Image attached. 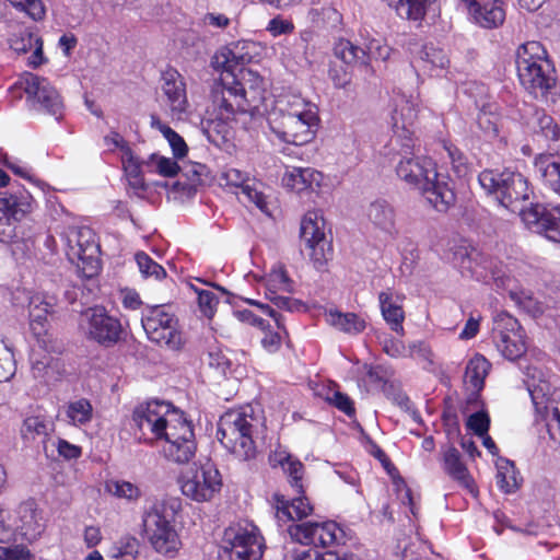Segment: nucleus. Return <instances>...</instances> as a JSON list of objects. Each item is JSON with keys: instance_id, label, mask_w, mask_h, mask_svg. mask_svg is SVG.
<instances>
[{"instance_id": "obj_1", "label": "nucleus", "mask_w": 560, "mask_h": 560, "mask_svg": "<svg viewBox=\"0 0 560 560\" xmlns=\"http://www.w3.org/2000/svg\"><path fill=\"white\" fill-rule=\"evenodd\" d=\"M242 80L231 85L215 83L212 88V112L215 119L225 125L248 121L259 112L264 101V80L252 70L241 69Z\"/></svg>"}, {"instance_id": "obj_2", "label": "nucleus", "mask_w": 560, "mask_h": 560, "mask_svg": "<svg viewBox=\"0 0 560 560\" xmlns=\"http://www.w3.org/2000/svg\"><path fill=\"white\" fill-rule=\"evenodd\" d=\"M402 149L405 155L396 165L397 176L409 186L419 189L436 211L446 212L455 202V194L446 182L439 179L433 160L413 155L411 149Z\"/></svg>"}, {"instance_id": "obj_3", "label": "nucleus", "mask_w": 560, "mask_h": 560, "mask_svg": "<svg viewBox=\"0 0 560 560\" xmlns=\"http://www.w3.org/2000/svg\"><path fill=\"white\" fill-rule=\"evenodd\" d=\"M182 509L177 498L154 500L142 512V536L163 556L174 558L182 541L176 529V517Z\"/></svg>"}, {"instance_id": "obj_4", "label": "nucleus", "mask_w": 560, "mask_h": 560, "mask_svg": "<svg viewBox=\"0 0 560 560\" xmlns=\"http://www.w3.org/2000/svg\"><path fill=\"white\" fill-rule=\"evenodd\" d=\"M257 418L250 406L229 410L220 417L217 436L221 444L240 460L255 458L257 448L254 431Z\"/></svg>"}, {"instance_id": "obj_5", "label": "nucleus", "mask_w": 560, "mask_h": 560, "mask_svg": "<svg viewBox=\"0 0 560 560\" xmlns=\"http://www.w3.org/2000/svg\"><path fill=\"white\" fill-rule=\"evenodd\" d=\"M478 182L502 207L520 214L521 210H525L521 203L528 200L532 190L527 178L520 172L511 168L485 170L478 175Z\"/></svg>"}, {"instance_id": "obj_6", "label": "nucleus", "mask_w": 560, "mask_h": 560, "mask_svg": "<svg viewBox=\"0 0 560 560\" xmlns=\"http://www.w3.org/2000/svg\"><path fill=\"white\" fill-rule=\"evenodd\" d=\"M184 413L173 407L170 402L162 400H150L137 406L132 413V421L139 431L138 439L142 442L152 443L162 440L168 427L176 424Z\"/></svg>"}, {"instance_id": "obj_7", "label": "nucleus", "mask_w": 560, "mask_h": 560, "mask_svg": "<svg viewBox=\"0 0 560 560\" xmlns=\"http://www.w3.org/2000/svg\"><path fill=\"white\" fill-rule=\"evenodd\" d=\"M10 90L16 97H21L24 92L26 102L33 110L51 115L56 120L62 118L65 109L62 98L46 78L24 72Z\"/></svg>"}, {"instance_id": "obj_8", "label": "nucleus", "mask_w": 560, "mask_h": 560, "mask_svg": "<svg viewBox=\"0 0 560 560\" xmlns=\"http://www.w3.org/2000/svg\"><path fill=\"white\" fill-rule=\"evenodd\" d=\"M222 549L229 560H260L265 550V539L253 522L243 520L225 528Z\"/></svg>"}, {"instance_id": "obj_9", "label": "nucleus", "mask_w": 560, "mask_h": 560, "mask_svg": "<svg viewBox=\"0 0 560 560\" xmlns=\"http://www.w3.org/2000/svg\"><path fill=\"white\" fill-rule=\"evenodd\" d=\"M61 240L69 261L81 269L85 277L91 278L98 272L100 245L90 228L70 226L61 234Z\"/></svg>"}, {"instance_id": "obj_10", "label": "nucleus", "mask_w": 560, "mask_h": 560, "mask_svg": "<svg viewBox=\"0 0 560 560\" xmlns=\"http://www.w3.org/2000/svg\"><path fill=\"white\" fill-rule=\"evenodd\" d=\"M454 264L458 266L462 273H467L478 281L493 282L501 289L510 288L512 279L506 273L503 264L475 248L468 250L466 247H459L454 253Z\"/></svg>"}, {"instance_id": "obj_11", "label": "nucleus", "mask_w": 560, "mask_h": 560, "mask_svg": "<svg viewBox=\"0 0 560 560\" xmlns=\"http://www.w3.org/2000/svg\"><path fill=\"white\" fill-rule=\"evenodd\" d=\"M182 493L196 502H209L222 488V478L210 462L194 464L178 479Z\"/></svg>"}, {"instance_id": "obj_12", "label": "nucleus", "mask_w": 560, "mask_h": 560, "mask_svg": "<svg viewBox=\"0 0 560 560\" xmlns=\"http://www.w3.org/2000/svg\"><path fill=\"white\" fill-rule=\"evenodd\" d=\"M83 335L103 347L115 346L121 339L122 327L118 318L109 315L104 307H90L82 312L79 320Z\"/></svg>"}, {"instance_id": "obj_13", "label": "nucleus", "mask_w": 560, "mask_h": 560, "mask_svg": "<svg viewBox=\"0 0 560 560\" xmlns=\"http://www.w3.org/2000/svg\"><path fill=\"white\" fill-rule=\"evenodd\" d=\"M141 324L152 342L171 350H178L182 347L183 339L178 330L177 318L164 306L158 305L148 308L142 314Z\"/></svg>"}, {"instance_id": "obj_14", "label": "nucleus", "mask_w": 560, "mask_h": 560, "mask_svg": "<svg viewBox=\"0 0 560 560\" xmlns=\"http://www.w3.org/2000/svg\"><path fill=\"white\" fill-rule=\"evenodd\" d=\"M288 534L301 545L328 548L343 541L345 532L334 521L292 523Z\"/></svg>"}, {"instance_id": "obj_15", "label": "nucleus", "mask_w": 560, "mask_h": 560, "mask_svg": "<svg viewBox=\"0 0 560 560\" xmlns=\"http://www.w3.org/2000/svg\"><path fill=\"white\" fill-rule=\"evenodd\" d=\"M493 342L498 351L510 361L520 359L526 352L525 334L513 316L502 313L494 319Z\"/></svg>"}, {"instance_id": "obj_16", "label": "nucleus", "mask_w": 560, "mask_h": 560, "mask_svg": "<svg viewBox=\"0 0 560 560\" xmlns=\"http://www.w3.org/2000/svg\"><path fill=\"white\" fill-rule=\"evenodd\" d=\"M324 224V219L317 211H308L301 222V240L316 269H322L331 255Z\"/></svg>"}, {"instance_id": "obj_17", "label": "nucleus", "mask_w": 560, "mask_h": 560, "mask_svg": "<svg viewBox=\"0 0 560 560\" xmlns=\"http://www.w3.org/2000/svg\"><path fill=\"white\" fill-rule=\"evenodd\" d=\"M529 395L536 412L546 421L550 436L560 441V387L541 381L529 389Z\"/></svg>"}, {"instance_id": "obj_18", "label": "nucleus", "mask_w": 560, "mask_h": 560, "mask_svg": "<svg viewBox=\"0 0 560 560\" xmlns=\"http://www.w3.org/2000/svg\"><path fill=\"white\" fill-rule=\"evenodd\" d=\"M166 445L163 448L165 457L176 464H186L195 455L197 444L192 424L185 416L168 427V432L163 438Z\"/></svg>"}, {"instance_id": "obj_19", "label": "nucleus", "mask_w": 560, "mask_h": 560, "mask_svg": "<svg viewBox=\"0 0 560 560\" xmlns=\"http://www.w3.org/2000/svg\"><path fill=\"white\" fill-rule=\"evenodd\" d=\"M521 218L528 230L545 236L547 240L560 243V208H549L541 203L532 205L527 210H521Z\"/></svg>"}, {"instance_id": "obj_20", "label": "nucleus", "mask_w": 560, "mask_h": 560, "mask_svg": "<svg viewBox=\"0 0 560 560\" xmlns=\"http://www.w3.org/2000/svg\"><path fill=\"white\" fill-rule=\"evenodd\" d=\"M162 102L173 119L182 120L188 112L186 83L178 71L166 70L162 74Z\"/></svg>"}, {"instance_id": "obj_21", "label": "nucleus", "mask_w": 560, "mask_h": 560, "mask_svg": "<svg viewBox=\"0 0 560 560\" xmlns=\"http://www.w3.org/2000/svg\"><path fill=\"white\" fill-rule=\"evenodd\" d=\"M467 10L469 20L485 30H495L503 25L506 18L504 0H460Z\"/></svg>"}, {"instance_id": "obj_22", "label": "nucleus", "mask_w": 560, "mask_h": 560, "mask_svg": "<svg viewBox=\"0 0 560 560\" xmlns=\"http://www.w3.org/2000/svg\"><path fill=\"white\" fill-rule=\"evenodd\" d=\"M31 196L0 192V241L9 242L15 231V222L30 211Z\"/></svg>"}, {"instance_id": "obj_23", "label": "nucleus", "mask_w": 560, "mask_h": 560, "mask_svg": "<svg viewBox=\"0 0 560 560\" xmlns=\"http://www.w3.org/2000/svg\"><path fill=\"white\" fill-rule=\"evenodd\" d=\"M418 118L417 105L406 97L396 101L392 113V128L395 137L401 141V147L413 148V125Z\"/></svg>"}, {"instance_id": "obj_24", "label": "nucleus", "mask_w": 560, "mask_h": 560, "mask_svg": "<svg viewBox=\"0 0 560 560\" xmlns=\"http://www.w3.org/2000/svg\"><path fill=\"white\" fill-rule=\"evenodd\" d=\"M318 122V114H314L312 109L305 117L282 116L279 135L285 142L302 145L313 140Z\"/></svg>"}, {"instance_id": "obj_25", "label": "nucleus", "mask_w": 560, "mask_h": 560, "mask_svg": "<svg viewBox=\"0 0 560 560\" xmlns=\"http://www.w3.org/2000/svg\"><path fill=\"white\" fill-rule=\"evenodd\" d=\"M56 298L33 296L30 302V322L34 335L38 339V343L47 351H54L55 346L47 334L46 323L48 315L54 313Z\"/></svg>"}, {"instance_id": "obj_26", "label": "nucleus", "mask_w": 560, "mask_h": 560, "mask_svg": "<svg viewBox=\"0 0 560 560\" xmlns=\"http://www.w3.org/2000/svg\"><path fill=\"white\" fill-rule=\"evenodd\" d=\"M516 69L521 84L532 94L544 95L556 83L550 62L532 63Z\"/></svg>"}, {"instance_id": "obj_27", "label": "nucleus", "mask_w": 560, "mask_h": 560, "mask_svg": "<svg viewBox=\"0 0 560 560\" xmlns=\"http://www.w3.org/2000/svg\"><path fill=\"white\" fill-rule=\"evenodd\" d=\"M9 44L10 48L18 55L32 51V55L28 57L30 67L37 68L47 61L43 54L42 38L30 28H21L13 33Z\"/></svg>"}, {"instance_id": "obj_28", "label": "nucleus", "mask_w": 560, "mask_h": 560, "mask_svg": "<svg viewBox=\"0 0 560 560\" xmlns=\"http://www.w3.org/2000/svg\"><path fill=\"white\" fill-rule=\"evenodd\" d=\"M365 214L374 230L390 238L397 236L396 211L388 201L384 199L372 201Z\"/></svg>"}, {"instance_id": "obj_29", "label": "nucleus", "mask_w": 560, "mask_h": 560, "mask_svg": "<svg viewBox=\"0 0 560 560\" xmlns=\"http://www.w3.org/2000/svg\"><path fill=\"white\" fill-rule=\"evenodd\" d=\"M252 48H254V44L249 42L233 43L213 56L212 65L217 69L233 73L238 66H244L252 61Z\"/></svg>"}, {"instance_id": "obj_30", "label": "nucleus", "mask_w": 560, "mask_h": 560, "mask_svg": "<svg viewBox=\"0 0 560 560\" xmlns=\"http://www.w3.org/2000/svg\"><path fill=\"white\" fill-rule=\"evenodd\" d=\"M404 295L387 289L378 294V302L382 316L389 328L399 336L405 335L404 320L405 312L402 308Z\"/></svg>"}, {"instance_id": "obj_31", "label": "nucleus", "mask_w": 560, "mask_h": 560, "mask_svg": "<svg viewBox=\"0 0 560 560\" xmlns=\"http://www.w3.org/2000/svg\"><path fill=\"white\" fill-rule=\"evenodd\" d=\"M411 63L417 71L438 75L448 66L450 60L442 48L425 44L413 54Z\"/></svg>"}, {"instance_id": "obj_32", "label": "nucleus", "mask_w": 560, "mask_h": 560, "mask_svg": "<svg viewBox=\"0 0 560 560\" xmlns=\"http://www.w3.org/2000/svg\"><path fill=\"white\" fill-rule=\"evenodd\" d=\"M442 468L459 486L470 492L474 491V480L462 460L459 451L453 445L447 446L442 453Z\"/></svg>"}, {"instance_id": "obj_33", "label": "nucleus", "mask_w": 560, "mask_h": 560, "mask_svg": "<svg viewBox=\"0 0 560 560\" xmlns=\"http://www.w3.org/2000/svg\"><path fill=\"white\" fill-rule=\"evenodd\" d=\"M323 174L311 167H292L282 177V185L295 192L314 190L319 187Z\"/></svg>"}, {"instance_id": "obj_34", "label": "nucleus", "mask_w": 560, "mask_h": 560, "mask_svg": "<svg viewBox=\"0 0 560 560\" xmlns=\"http://www.w3.org/2000/svg\"><path fill=\"white\" fill-rule=\"evenodd\" d=\"M335 56L348 66L358 67L364 74H373L374 70L369 65L365 49L352 44L348 39H339L334 47Z\"/></svg>"}, {"instance_id": "obj_35", "label": "nucleus", "mask_w": 560, "mask_h": 560, "mask_svg": "<svg viewBox=\"0 0 560 560\" xmlns=\"http://www.w3.org/2000/svg\"><path fill=\"white\" fill-rule=\"evenodd\" d=\"M275 499L277 502L276 516L279 521H301L313 513V506L303 493L298 494L291 502L285 501L283 497L278 494L275 495Z\"/></svg>"}, {"instance_id": "obj_36", "label": "nucleus", "mask_w": 560, "mask_h": 560, "mask_svg": "<svg viewBox=\"0 0 560 560\" xmlns=\"http://www.w3.org/2000/svg\"><path fill=\"white\" fill-rule=\"evenodd\" d=\"M327 323L337 330L348 335H359L366 328V320L355 313H342L329 310L325 314Z\"/></svg>"}, {"instance_id": "obj_37", "label": "nucleus", "mask_w": 560, "mask_h": 560, "mask_svg": "<svg viewBox=\"0 0 560 560\" xmlns=\"http://www.w3.org/2000/svg\"><path fill=\"white\" fill-rule=\"evenodd\" d=\"M19 514L25 536L36 538L43 533L45 528V518L35 501L28 500L23 502L20 505Z\"/></svg>"}, {"instance_id": "obj_38", "label": "nucleus", "mask_w": 560, "mask_h": 560, "mask_svg": "<svg viewBox=\"0 0 560 560\" xmlns=\"http://www.w3.org/2000/svg\"><path fill=\"white\" fill-rule=\"evenodd\" d=\"M533 128L535 132L540 133L552 150L560 155V125L542 109H536L534 113Z\"/></svg>"}, {"instance_id": "obj_39", "label": "nucleus", "mask_w": 560, "mask_h": 560, "mask_svg": "<svg viewBox=\"0 0 560 560\" xmlns=\"http://www.w3.org/2000/svg\"><path fill=\"white\" fill-rule=\"evenodd\" d=\"M248 303L260 307L265 313H267L269 316H271L275 319V322L277 324L278 331H272V330L265 331L264 337L261 338V346L269 353L277 352L281 347L283 337L288 336V332H287L284 326L282 325V316L280 314H278V312H276L268 304H261L259 302L252 301V300H248Z\"/></svg>"}, {"instance_id": "obj_40", "label": "nucleus", "mask_w": 560, "mask_h": 560, "mask_svg": "<svg viewBox=\"0 0 560 560\" xmlns=\"http://www.w3.org/2000/svg\"><path fill=\"white\" fill-rule=\"evenodd\" d=\"M490 362L481 354H476L466 365L464 382L474 393H479L485 386V378L490 371Z\"/></svg>"}, {"instance_id": "obj_41", "label": "nucleus", "mask_w": 560, "mask_h": 560, "mask_svg": "<svg viewBox=\"0 0 560 560\" xmlns=\"http://www.w3.org/2000/svg\"><path fill=\"white\" fill-rule=\"evenodd\" d=\"M534 167L545 185L560 195V163L551 155L540 154L535 158Z\"/></svg>"}, {"instance_id": "obj_42", "label": "nucleus", "mask_w": 560, "mask_h": 560, "mask_svg": "<svg viewBox=\"0 0 560 560\" xmlns=\"http://www.w3.org/2000/svg\"><path fill=\"white\" fill-rule=\"evenodd\" d=\"M401 18L420 21L438 0H385Z\"/></svg>"}, {"instance_id": "obj_43", "label": "nucleus", "mask_w": 560, "mask_h": 560, "mask_svg": "<svg viewBox=\"0 0 560 560\" xmlns=\"http://www.w3.org/2000/svg\"><path fill=\"white\" fill-rule=\"evenodd\" d=\"M550 62L547 59L545 47L536 40H530L518 46L515 55L516 68H524L526 65H538Z\"/></svg>"}, {"instance_id": "obj_44", "label": "nucleus", "mask_w": 560, "mask_h": 560, "mask_svg": "<svg viewBox=\"0 0 560 560\" xmlns=\"http://www.w3.org/2000/svg\"><path fill=\"white\" fill-rule=\"evenodd\" d=\"M151 126L152 128L159 130L167 140L175 159H182L186 156L188 147L182 136H179L167 125L163 124L156 116L151 117Z\"/></svg>"}, {"instance_id": "obj_45", "label": "nucleus", "mask_w": 560, "mask_h": 560, "mask_svg": "<svg viewBox=\"0 0 560 560\" xmlns=\"http://www.w3.org/2000/svg\"><path fill=\"white\" fill-rule=\"evenodd\" d=\"M143 164L149 172L156 173L163 177H174L180 171L175 160L158 153H152Z\"/></svg>"}, {"instance_id": "obj_46", "label": "nucleus", "mask_w": 560, "mask_h": 560, "mask_svg": "<svg viewBox=\"0 0 560 560\" xmlns=\"http://www.w3.org/2000/svg\"><path fill=\"white\" fill-rule=\"evenodd\" d=\"M279 464L281 465L284 472L288 475L289 482L291 487L295 490L296 494L303 493V464L300 460L293 458L291 455L281 456L279 458Z\"/></svg>"}, {"instance_id": "obj_47", "label": "nucleus", "mask_w": 560, "mask_h": 560, "mask_svg": "<svg viewBox=\"0 0 560 560\" xmlns=\"http://www.w3.org/2000/svg\"><path fill=\"white\" fill-rule=\"evenodd\" d=\"M139 555V541L135 537H124L108 551V560H136Z\"/></svg>"}, {"instance_id": "obj_48", "label": "nucleus", "mask_w": 560, "mask_h": 560, "mask_svg": "<svg viewBox=\"0 0 560 560\" xmlns=\"http://www.w3.org/2000/svg\"><path fill=\"white\" fill-rule=\"evenodd\" d=\"M52 431V423L42 417H28L24 420L22 435L25 440L34 441L36 438L45 440Z\"/></svg>"}, {"instance_id": "obj_49", "label": "nucleus", "mask_w": 560, "mask_h": 560, "mask_svg": "<svg viewBox=\"0 0 560 560\" xmlns=\"http://www.w3.org/2000/svg\"><path fill=\"white\" fill-rule=\"evenodd\" d=\"M66 415L72 424H85L92 419L93 407L88 399L81 398L68 405Z\"/></svg>"}, {"instance_id": "obj_50", "label": "nucleus", "mask_w": 560, "mask_h": 560, "mask_svg": "<svg viewBox=\"0 0 560 560\" xmlns=\"http://www.w3.org/2000/svg\"><path fill=\"white\" fill-rule=\"evenodd\" d=\"M139 271L144 278L161 280L166 277L165 269L154 261L147 253L138 252L135 255Z\"/></svg>"}, {"instance_id": "obj_51", "label": "nucleus", "mask_w": 560, "mask_h": 560, "mask_svg": "<svg viewBox=\"0 0 560 560\" xmlns=\"http://www.w3.org/2000/svg\"><path fill=\"white\" fill-rule=\"evenodd\" d=\"M495 479L498 487L505 493H513L520 488L514 465L510 462L499 467Z\"/></svg>"}, {"instance_id": "obj_52", "label": "nucleus", "mask_w": 560, "mask_h": 560, "mask_svg": "<svg viewBox=\"0 0 560 560\" xmlns=\"http://www.w3.org/2000/svg\"><path fill=\"white\" fill-rule=\"evenodd\" d=\"M377 342L382 347V350L392 358H399L406 355V347L404 342L397 338H394L387 332L375 331Z\"/></svg>"}, {"instance_id": "obj_53", "label": "nucleus", "mask_w": 560, "mask_h": 560, "mask_svg": "<svg viewBox=\"0 0 560 560\" xmlns=\"http://www.w3.org/2000/svg\"><path fill=\"white\" fill-rule=\"evenodd\" d=\"M236 195H243L248 202L254 203L261 212L270 215L267 196L258 188L257 183H248L244 186L242 191Z\"/></svg>"}, {"instance_id": "obj_54", "label": "nucleus", "mask_w": 560, "mask_h": 560, "mask_svg": "<svg viewBox=\"0 0 560 560\" xmlns=\"http://www.w3.org/2000/svg\"><path fill=\"white\" fill-rule=\"evenodd\" d=\"M511 299L524 311L537 316L542 313V305L530 293L525 291H510Z\"/></svg>"}, {"instance_id": "obj_55", "label": "nucleus", "mask_w": 560, "mask_h": 560, "mask_svg": "<svg viewBox=\"0 0 560 560\" xmlns=\"http://www.w3.org/2000/svg\"><path fill=\"white\" fill-rule=\"evenodd\" d=\"M311 109L314 114H318L316 105L300 96L292 95L287 101V113L283 116L305 117Z\"/></svg>"}, {"instance_id": "obj_56", "label": "nucleus", "mask_w": 560, "mask_h": 560, "mask_svg": "<svg viewBox=\"0 0 560 560\" xmlns=\"http://www.w3.org/2000/svg\"><path fill=\"white\" fill-rule=\"evenodd\" d=\"M447 158L451 161L454 172L457 176H464L467 173V159L464 153L452 143H444L443 145Z\"/></svg>"}, {"instance_id": "obj_57", "label": "nucleus", "mask_w": 560, "mask_h": 560, "mask_svg": "<svg viewBox=\"0 0 560 560\" xmlns=\"http://www.w3.org/2000/svg\"><path fill=\"white\" fill-rule=\"evenodd\" d=\"M365 54L369 58V65H371V60H386L390 55V47L378 38H371L365 43L364 48Z\"/></svg>"}, {"instance_id": "obj_58", "label": "nucleus", "mask_w": 560, "mask_h": 560, "mask_svg": "<svg viewBox=\"0 0 560 560\" xmlns=\"http://www.w3.org/2000/svg\"><path fill=\"white\" fill-rule=\"evenodd\" d=\"M196 292L198 294V305L200 312L207 318H212L219 304L218 296L210 290H196Z\"/></svg>"}, {"instance_id": "obj_59", "label": "nucleus", "mask_w": 560, "mask_h": 560, "mask_svg": "<svg viewBox=\"0 0 560 560\" xmlns=\"http://www.w3.org/2000/svg\"><path fill=\"white\" fill-rule=\"evenodd\" d=\"M477 124L487 137H498L499 118L497 115L488 113L486 110H481L477 116Z\"/></svg>"}, {"instance_id": "obj_60", "label": "nucleus", "mask_w": 560, "mask_h": 560, "mask_svg": "<svg viewBox=\"0 0 560 560\" xmlns=\"http://www.w3.org/2000/svg\"><path fill=\"white\" fill-rule=\"evenodd\" d=\"M466 425L478 436H485L490 427V418L486 411H478L470 415Z\"/></svg>"}, {"instance_id": "obj_61", "label": "nucleus", "mask_w": 560, "mask_h": 560, "mask_svg": "<svg viewBox=\"0 0 560 560\" xmlns=\"http://www.w3.org/2000/svg\"><path fill=\"white\" fill-rule=\"evenodd\" d=\"M12 5L25 11L34 21L42 20L45 15V8L40 0H9Z\"/></svg>"}, {"instance_id": "obj_62", "label": "nucleus", "mask_w": 560, "mask_h": 560, "mask_svg": "<svg viewBox=\"0 0 560 560\" xmlns=\"http://www.w3.org/2000/svg\"><path fill=\"white\" fill-rule=\"evenodd\" d=\"M207 358L209 366L215 369L218 372L226 374L231 370V360L221 349H210Z\"/></svg>"}, {"instance_id": "obj_63", "label": "nucleus", "mask_w": 560, "mask_h": 560, "mask_svg": "<svg viewBox=\"0 0 560 560\" xmlns=\"http://www.w3.org/2000/svg\"><path fill=\"white\" fill-rule=\"evenodd\" d=\"M108 490L118 498L128 500L137 499L140 495L139 489L128 481H112L107 485Z\"/></svg>"}, {"instance_id": "obj_64", "label": "nucleus", "mask_w": 560, "mask_h": 560, "mask_svg": "<svg viewBox=\"0 0 560 560\" xmlns=\"http://www.w3.org/2000/svg\"><path fill=\"white\" fill-rule=\"evenodd\" d=\"M269 284L279 290L291 292V280L283 266L273 267L269 275Z\"/></svg>"}]
</instances>
